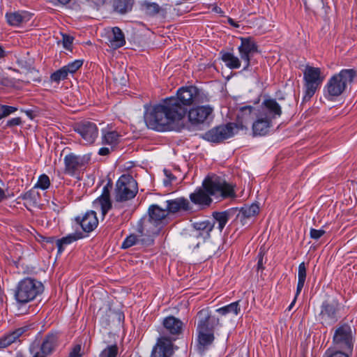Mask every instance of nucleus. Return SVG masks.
<instances>
[{
	"mask_svg": "<svg viewBox=\"0 0 357 357\" xmlns=\"http://www.w3.org/2000/svg\"><path fill=\"white\" fill-rule=\"evenodd\" d=\"M205 99L204 93L197 87H182L176 96L162 100L147 111L145 123L149 128L158 132L178 130V123L185 116L188 107L204 102Z\"/></svg>",
	"mask_w": 357,
	"mask_h": 357,
	"instance_id": "obj_1",
	"label": "nucleus"
},
{
	"mask_svg": "<svg viewBox=\"0 0 357 357\" xmlns=\"http://www.w3.org/2000/svg\"><path fill=\"white\" fill-rule=\"evenodd\" d=\"M149 218L142 219L137 225V231L141 234L144 231L152 236H157L161 227L167 222L168 212L157 204H152L148 209Z\"/></svg>",
	"mask_w": 357,
	"mask_h": 357,
	"instance_id": "obj_2",
	"label": "nucleus"
},
{
	"mask_svg": "<svg viewBox=\"0 0 357 357\" xmlns=\"http://www.w3.org/2000/svg\"><path fill=\"white\" fill-rule=\"evenodd\" d=\"M356 76L357 73L354 69H343L331 77L325 86L327 98L332 100L333 98L342 95Z\"/></svg>",
	"mask_w": 357,
	"mask_h": 357,
	"instance_id": "obj_3",
	"label": "nucleus"
},
{
	"mask_svg": "<svg viewBox=\"0 0 357 357\" xmlns=\"http://www.w3.org/2000/svg\"><path fill=\"white\" fill-rule=\"evenodd\" d=\"M43 291V284L31 278H25L20 280L15 290L14 297L20 305L33 301Z\"/></svg>",
	"mask_w": 357,
	"mask_h": 357,
	"instance_id": "obj_4",
	"label": "nucleus"
},
{
	"mask_svg": "<svg viewBox=\"0 0 357 357\" xmlns=\"http://www.w3.org/2000/svg\"><path fill=\"white\" fill-rule=\"evenodd\" d=\"M342 310V305L337 298H328L320 306L318 320L323 326H331L341 318Z\"/></svg>",
	"mask_w": 357,
	"mask_h": 357,
	"instance_id": "obj_5",
	"label": "nucleus"
},
{
	"mask_svg": "<svg viewBox=\"0 0 357 357\" xmlns=\"http://www.w3.org/2000/svg\"><path fill=\"white\" fill-rule=\"evenodd\" d=\"M202 188L210 196L220 195L226 198L235 195L233 186L227 183L221 177L215 175L206 177L202 183Z\"/></svg>",
	"mask_w": 357,
	"mask_h": 357,
	"instance_id": "obj_6",
	"label": "nucleus"
},
{
	"mask_svg": "<svg viewBox=\"0 0 357 357\" xmlns=\"http://www.w3.org/2000/svg\"><path fill=\"white\" fill-rule=\"evenodd\" d=\"M138 192L137 183L130 174H123L116 183L115 199L126 202L134 198Z\"/></svg>",
	"mask_w": 357,
	"mask_h": 357,
	"instance_id": "obj_7",
	"label": "nucleus"
},
{
	"mask_svg": "<svg viewBox=\"0 0 357 357\" xmlns=\"http://www.w3.org/2000/svg\"><path fill=\"white\" fill-rule=\"evenodd\" d=\"M303 79L305 81V94L303 98V102H307L311 99L321 84L324 77L321 76L320 68L307 66L303 73Z\"/></svg>",
	"mask_w": 357,
	"mask_h": 357,
	"instance_id": "obj_8",
	"label": "nucleus"
},
{
	"mask_svg": "<svg viewBox=\"0 0 357 357\" xmlns=\"http://www.w3.org/2000/svg\"><path fill=\"white\" fill-rule=\"evenodd\" d=\"M333 349H340L352 353L354 349V338L351 326L344 324L337 327L333 337Z\"/></svg>",
	"mask_w": 357,
	"mask_h": 357,
	"instance_id": "obj_9",
	"label": "nucleus"
},
{
	"mask_svg": "<svg viewBox=\"0 0 357 357\" xmlns=\"http://www.w3.org/2000/svg\"><path fill=\"white\" fill-rule=\"evenodd\" d=\"M235 126L234 123L216 126L207 131L204 138L211 142L220 143L233 137L235 134Z\"/></svg>",
	"mask_w": 357,
	"mask_h": 357,
	"instance_id": "obj_10",
	"label": "nucleus"
},
{
	"mask_svg": "<svg viewBox=\"0 0 357 357\" xmlns=\"http://www.w3.org/2000/svg\"><path fill=\"white\" fill-rule=\"evenodd\" d=\"M89 160L90 157L87 155H77L73 153H69L64 157V173L73 176L87 165Z\"/></svg>",
	"mask_w": 357,
	"mask_h": 357,
	"instance_id": "obj_11",
	"label": "nucleus"
},
{
	"mask_svg": "<svg viewBox=\"0 0 357 357\" xmlns=\"http://www.w3.org/2000/svg\"><path fill=\"white\" fill-rule=\"evenodd\" d=\"M197 318V331L214 333L215 326L219 324V319L212 316L208 308L199 310Z\"/></svg>",
	"mask_w": 357,
	"mask_h": 357,
	"instance_id": "obj_12",
	"label": "nucleus"
},
{
	"mask_svg": "<svg viewBox=\"0 0 357 357\" xmlns=\"http://www.w3.org/2000/svg\"><path fill=\"white\" fill-rule=\"evenodd\" d=\"M74 130L89 144H93L98 136L96 124L89 121H83L75 125Z\"/></svg>",
	"mask_w": 357,
	"mask_h": 357,
	"instance_id": "obj_13",
	"label": "nucleus"
},
{
	"mask_svg": "<svg viewBox=\"0 0 357 357\" xmlns=\"http://www.w3.org/2000/svg\"><path fill=\"white\" fill-rule=\"evenodd\" d=\"M238 49L241 59L245 63L243 70H247L250 65V57L258 52L257 45L251 38H241V45Z\"/></svg>",
	"mask_w": 357,
	"mask_h": 357,
	"instance_id": "obj_14",
	"label": "nucleus"
},
{
	"mask_svg": "<svg viewBox=\"0 0 357 357\" xmlns=\"http://www.w3.org/2000/svg\"><path fill=\"white\" fill-rule=\"evenodd\" d=\"M153 236L150 234L144 231L142 234L137 231V234H131L124 240L121 248L128 249L130 247L140 244L144 246H149L153 243Z\"/></svg>",
	"mask_w": 357,
	"mask_h": 357,
	"instance_id": "obj_15",
	"label": "nucleus"
},
{
	"mask_svg": "<svg viewBox=\"0 0 357 357\" xmlns=\"http://www.w3.org/2000/svg\"><path fill=\"white\" fill-rule=\"evenodd\" d=\"M176 338L161 337L158 340L156 345L151 353L152 357H170L173 353L172 340Z\"/></svg>",
	"mask_w": 357,
	"mask_h": 357,
	"instance_id": "obj_16",
	"label": "nucleus"
},
{
	"mask_svg": "<svg viewBox=\"0 0 357 357\" xmlns=\"http://www.w3.org/2000/svg\"><path fill=\"white\" fill-rule=\"evenodd\" d=\"M213 109L210 106H198L188 111V119L192 124L203 123L212 114Z\"/></svg>",
	"mask_w": 357,
	"mask_h": 357,
	"instance_id": "obj_17",
	"label": "nucleus"
},
{
	"mask_svg": "<svg viewBox=\"0 0 357 357\" xmlns=\"http://www.w3.org/2000/svg\"><path fill=\"white\" fill-rule=\"evenodd\" d=\"M75 221L86 233L93 231L98 225L96 213L93 211H87L82 217H76Z\"/></svg>",
	"mask_w": 357,
	"mask_h": 357,
	"instance_id": "obj_18",
	"label": "nucleus"
},
{
	"mask_svg": "<svg viewBox=\"0 0 357 357\" xmlns=\"http://www.w3.org/2000/svg\"><path fill=\"white\" fill-rule=\"evenodd\" d=\"M255 108L252 106L248 105L240 108L238 114L235 128L237 130H243L245 128V124L250 122L256 116Z\"/></svg>",
	"mask_w": 357,
	"mask_h": 357,
	"instance_id": "obj_19",
	"label": "nucleus"
},
{
	"mask_svg": "<svg viewBox=\"0 0 357 357\" xmlns=\"http://www.w3.org/2000/svg\"><path fill=\"white\" fill-rule=\"evenodd\" d=\"M215 226V222H211L209 220L197 222L193 223L194 229L190 236L192 238H199L203 240L210 237V233Z\"/></svg>",
	"mask_w": 357,
	"mask_h": 357,
	"instance_id": "obj_20",
	"label": "nucleus"
},
{
	"mask_svg": "<svg viewBox=\"0 0 357 357\" xmlns=\"http://www.w3.org/2000/svg\"><path fill=\"white\" fill-rule=\"evenodd\" d=\"M162 324L164 326V331L162 333L164 334L178 335L182 332L183 322L173 316L164 319Z\"/></svg>",
	"mask_w": 357,
	"mask_h": 357,
	"instance_id": "obj_21",
	"label": "nucleus"
},
{
	"mask_svg": "<svg viewBox=\"0 0 357 357\" xmlns=\"http://www.w3.org/2000/svg\"><path fill=\"white\" fill-rule=\"evenodd\" d=\"M190 201L202 208L210 206L213 200L204 188H198L190 195Z\"/></svg>",
	"mask_w": 357,
	"mask_h": 357,
	"instance_id": "obj_22",
	"label": "nucleus"
},
{
	"mask_svg": "<svg viewBox=\"0 0 357 357\" xmlns=\"http://www.w3.org/2000/svg\"><path fill=\"white\" fill-rule=\"evenodd\" d=\"M6 18L9 25L19 26L23 23L29 22L31 18V15L26 11H17L7 13Z\"/></svg>",
	"mask_w": 357,
	"mask_h": 357,
	"instance_id": "obj_23",
	"label": "nucleus"
},
{
	"mask_svg": "<svg viewBox=\"0 0 357 357\" xmlns=\"http://www.w3.org/2000/svg\"><path fill=\"white\" fill-rule=\"evenodd\" d=\"M262 105L264 106L263 111L264 112L263 116L270 118L271 121L277 116H281V107L275 99L265 100L262 103Z\"/></svg>",
	"mask_w": 357,
	"mask_h": 357,
	"instance_id": "obj_24",
	"label": "nucleus"
},
{
	"mask_svg": "<svg viewBox=\"0 0 357 357\" xmlns=\"http://www.w3.org/2000/svg\"><path fill=\"white\" fill-rule=\"evenodd\" d=\"M29 326H24L18 328L0 338V349L6 348L16 342L20 336L29 330Z\"/></svg>",
	"mask_w": 357,
	"mask_h": 357,
	"instance_id": "obj_25",
	"label": "nucleus"
},
{
	"mask_svg": "<svg viewBox=\"0 0 357 357\" xmlns=\"http://www.w3.org/2000/svg\"><path fill=\"white\" fill-rule=\"evenodd\" d=\"M270 118L261 115L252 123V132L255 136L265 135L268 133L270 127L271 126Z\"/></svg>",
	"mask_w": 357,
	"mask_h": 357,
	"instance_id": "obj_26",
	"label": "nucleus"
},
{
	"mask_svg": "<svg viewBox=\"0 0 357 357\" xmlns=\"http://www.w3.org/2000/svg\"><path fill=\"white\" fill-rule=\"evenodd\" d=\"M198 344L197 349L199 354L203 355L204 352L212 344L215 337L213 333L197 331Z\"/></svg>",
	"mask_w": 357,
	"mask_h": 357,
	"instance_id": "obj_27",
	"label": "nucleus"
},
{
	"mask_svg": "<svg viewBox=\"0 0 357 357\" xmlns=\"http://www.w3.org/2000/svg\"><path fill=\"white\" fill-rule=\"evenodd\" d=\"M190 208L188 200L184 197L167 201V211L175 213L181 210L188 211Z\"/></svg>",
	"mask_w": 357,
	"mask_h": 357,
	"instance_id": "obj_28",
	"label": "nucleus"
},
{
	"mask_svg": "<svg viewBox=\"0 0 357 357\" xmlns=\"http://www.w3.org/2000/svg\"><path fill=\"white\" fill-rule=\"evenodd\" d=\"M109 46L113 49H118L126 44L123 32L117 26L113 27L109 36Z\"/></svg>",
	"mask_w": 357,
	"mask_h": 357,
	"instance_id": "obj_29",
	"label": "nucleus"
},
{
	"mask_svg": "<svg viewBox=\"0 0 357 357\" xmlns=\"http://www.w3.org/2000/svg\"><path fill=\"white\" fill-rule=\"evenodd\" d=\"M141 6L143 12L148 16L153 17L159 13H161L162 16H165L167 13L166 9L160 7L156 3L144 1Z\"/></svg>",
	"mask_w": 357,
	"mask_h": 357,
	"instance_id": "obj_30",
	"label": "nucleus"
},
{
	"mask_svg": "<svg viewBox=\"0 0 357 357\" xmlns=\"http://www.w3.org/2000/svg\"><path fill=\"white\" fill-rule=\"evenodd\" d=\"M57 340L58 337L56 334L47 335L40 347L42 353L45 355L50 354L56 346Z\"/></svg>",
	"mask_w": 357,
	"mask_h": 357,
	"instance_id": "obj_31",
	"label": "nucleus"
},
{
	"mask_svg": "<svg viewBox=\"0 0 357 357\" xmlns=\"http://www.w3.org/2000/svg\"><path fill=\"white\" fill-rule=\"evenodd\" d=\"M133 4L134 0H112L114 10L120 14L131 11Z\"/></svg>",
	"mask_w": 357,
	"mask_h": 357,
	"instance_id": "obj_32",
	"label": "nucleus"
},
{
	"mask_svg": "<svg viewBox=\"0 0 357 357\" xmlns=\"http://www.w3.org/2000/svg\"><path fill=\"white\" fill-rule=\"evenodd\" d=\"M83 237V235L82 233H75V234H68V236L63 237L60 239H57L56 241V245L58 248V252L59 253L62 252L64 250V246L66 245H69L72 243L73 242L80 239Z\"/></svg>",
	"mask_w": 357,
	"mask_h": 357,
	"instance_id": "obj_33",
	"label": "nucleus"
},
{
	"mask_svg": "<svg viewBox=\"0 0 357 357\" xmlns=\"http://www.w3.org/2000/svg\"><path fill=\"white\" fill-rule=\"evenodd\" d=\"M221 59L230 69H237L241 67L239 59L230 52H220Z\"/></svg>",
	"mask_w": 357,
	"mask_h": 357,
	"instance_id": "obj_34",
	"label": "nucleus"
},
{
	"mask_svg": "<svg viewBox=\"0 0 357 357\" xmlns=\"http://www.w3.org/2000/svg\"><path fill=\"white\" fill-rule=\"evenodd\" d=\"M220 315L225 316L228 314L238 315L241 312L240 301L231 303L227 305L220 307L216 310Z\"/></svg>",
	"mask_w": 357,
	"mask_h": 357,
	"instance_id": "obj_35",
	"label": "nucleus"
},
{
	"mask_svg": "<svg viewBox=\"0 0 357 357\" xmlns=\"http://www.w3.org/2000/svg\"><path fill=\"white\" fill-rule=\"evenodd\" d=\"M259 212V207L257 204H252L250 206H245L242 207L238 214V218H250L255 216Z\"/></svg>",
	"mask_w": 357,
	"mask_h": 357,
	"instance_id": "obj_36",
	"label": "nucleus"
},
{
	"mask_svg": "<svg viewBox=\"0 0 357 357\" xmlns=\"http://www.w3.org/2000/svg\"><path fill=\"white\" fill-rule=\"evenodd\" d=\"M120 135L114 130L105 131L102 130V142L104 144L111 145L112 146L116 145L119 142Z\"/></svg>",
	"mask_w": 357,
	"mask_h": 357,
	"instance_id": "obj_37",
	"label": "nucleus"
},
{
	"mask_svg": "<svg viewBox=\"0 0 357 357\" xmlns=\"http://www.w3.org/2000/svg\"><path fill=\"white\" fill-rule=\"evenodd\" d=\"M230 215V211H225L222 212L215 211L213 213V217L215 220L213 222L218 223V229L220 231H222L226 224L227 223Z\"/></svg>",
	"mask_w": 357,
	"mask_h": 357,
	"instance_id": "obj_38",
	"label": "nucleus"
},
{
	"mask_svg": "<svg viewBox=\"0 0 357 357\" xmlns=\"http://www.w3.org/2000/svg\"><path fill=\"white\" fill-rule=\"evenodd\" d=\"M93 204L94 206L100 207L102 215H105L108 211L112 208L110 197L100 195L93 202Z\"/></svg>",
	"mask_w": 357,
	"mask_h": 357,
	"instance_id": "obj_39",
	"label": "nucleus"
},
{
	"mask_svg": "<svg viewBox=\"0 0 357 357\" xmlns=\"http://www.w3.org/2000/svg\"><path fill=\"white\" fill-rule=\"evenodd\" d=\"M306 280V266L304 262H302L298 266V284L296 287V296H298Z\"/></svg>",
	"mask_w": 357,
	"mask_h": 357,
	"instance_id": "obj_40",
	"label": "nucleus"
},
{
	"mask_svg": "<svg viewBox=\"0 0 357 357\" xmlns=\"http://www.w3.org/2000/svg\"><path fill=\"white\" fill-rule=\"evenodd\" d=\"M119 354V347L114 344L107 346L99 354L98 357H117Z\"/></svg>",
	"mask_w": 357,
	"mask_h": 357,
	"instance_id": "obj_41",
	"label": "nucleus"
},
{
	"mask_svg": "<svg viewBox=\"0 0 357 357\" xmlns=\"http://www.w3.org/2000/svg\"><path fill=\"white\" fill-rule=\"evenodd\" d=\"M68 74L66 70V68L62 67L61 68L56 70L50 76V79L52 82L59 83L61 80H63L67 78Z\"/></svg>",
	"mask_w": 357,
	"mask_h": 357,
	"instance_id": "obj_42",
	"label": "nucleus"
},
{
	"mask_svg": "<svg viewBox=\"0 0 357 357\" xmlns=\"http://www.w3.org/2000/svg\"><path fill=\"white\" fill-rule=\"evenodd\" d=\"M349 351L329 348L328 349L326 350L324 356L325 357H349Z\"/></svg>",
	"mask_w": 357,
	"mask_h": 357,
	"instance_id": "obj_43",
	"label": "nucleus"
},
{
	"mask_svg": "<svg viewBox=\"0 0 357 357\" xmlns=\"http://www.w3.org/2000/svg\"><path fill=\"white\" fill-rule=\"evenodd\" d=\"M50 185V178L46 174H42L39 176L38 181L35 185V188H38L42 190L47 189Z\"/></svg>",
	"mask_w": 357,
	"mask_h": 357,
	"instance_id": "obj_44",
	"label": "nucleus"
},
{
	"mask_svg": "<svg viewBox=\"0 0 357 357\" xmlns=\"http://www.w3.org/2000/svg\"><path fill=\"white\" fill-rule=\"evenodd\" d=\"M83 64L82 60H75L68 65L65 66L64 68H66L68 74L69 73H75L79 68L82 67Z\"/></svg>",
	"mask_w": 357,
	"mask_h": 357,
	"instance_id": "obj_45",
	"label": "nucleus"
},
{
	"mask_svg": "<svg viewBox=\"0 0 357 357\" xmlns=\"http://www.w3.org/2000/svg\"><path fill=\"white\" fill-rule=\"evenodd\" d=\"M326 231L324 229H311L310 232V238L314 240L319 239Z\"/></svg>",
	"mask_w": 357,
	"mask_h": 357,
	"instance_id": "obj_46",
	"label": "nucleus"
},
{
	"mask_svg": "<svg viewBox=\"0 0 357 357\" xmlns=\"http://www.w3.org/2000/svg\"><path fill=\"white\" fill-rule=\"evenodd\" d=\"M73 41V37H71L68 35H66V34H63L62 43H63V47L65 49L70 50L71 48Z\"/></svg>",
	"mask_w": 357,
	"mask_h": 357,
	"instance_id": "obj_47",
	"label": "nucleus"
},
{
	"mask_svg": "<svg viewBox=\"0 0 357 357\" xmlns=\"http://www.w3.org/2000/svg\"><path fill=\"white\" fill-rule=\"evenodd\" d=\"M1 109L2 110L1 112H2L3 116H4V117H6V116L10 115V114L15 112V111H17V108L15 107H12V106L1 105Z\"/></svg>",
	"mask_w": 357,
	"mask_h": 357,
	"instance_id": "obj_48",
	"label": "nucleus"
},
{
	"mask_svg": "<svg viewBox=\"0 0 357 357\" xmlns=\"http://www.w3.org/2000/svg\"><path fill=\"white\" fill-rule=\"evenodd\" d=\"M164 172L166 176V178L164 180V185L167 186L172 184V181L175 180L176 177L172 174L171 172L167 169H165Z\"/></svg>",
	"mask_w": 357,
	"mask_h": 357,
	"instance_id": "obj_49",
	"label": "nucleus"
},
{
	"mask_svg": "<svg viewBox=\"0 0 357 357\" xmlns=\"http://www.w3.org/2000/svg\"><path fill=\"white\" fill-rule=\"evenodd\" d=\"M113 184L111 180H109L107 183L103 187L102 196L110 197V191L112 189Z\"/></svg>",
	"mask_w": 357,
	"mask_h": 357,
	"instance_id": "obj_50",
	"label": "nucleus"
},
{
	"mask_svg": "<svg viewBox=\"0 0 357 357\" xmlns=\"http://www.w3.org/2000/svg\"><path fill=\"white\" fill-rule=\"evenodd\" d=\"M81 345L77 344L75 345L71 352L70 353V355L68 357H81L80 351H81Z\"/></svg>",
	"mask_w": 357,
	"mask_h": 357,
	"instance_id": "obj_51",
	"label": "nucleus"
},
{
	"mask_svg": "<svg viewBox=\"0 0 357 357\" xmlns=\"http://www.w3.org/2000/svg\"><path fill=\"white\" fill-rule=\"evenodd\" d=\"M22 119L20 117L13 118L7 121L6 126L13 127L21 124Z\"/></svg>",
	"mask_w": 357,
	"mask_h": 357,
	"instance_id": "obj_52",
	"label": "nucleus"
},
{
	"mask_svg": "<svg viewBox=\"0 0 357 357\" xmlns=\"http://www.w3.org/2000/svg\"><path fill=\"white\" fill-rule=\"evenodd\" d=\"M113 150V149H109V148H107V147H102V148H100L98 151V154L100 155H108L111 151Z\"/></svg>",
	"mask_w": 357,
	"mask_h": 357,
	"instance_id": "obj_53",
	"label": "nucleus"
},
{
	"mask_svg": "<svg viewBox=\"0 0 357 357\" xmlns=\"http://www.w3.org/2000/svg\"><path fill=\"white\" fill-rule=\"evenodd\" d=\"M258 262H257V266H258V269H263L264 267H263V255H262V252H260L259 253V255H258Z\"/></svg>",
	"mask_w": 357,
	"mask_h": 357,
	"instance_id": "obj_54",
	"label": "nucleus"
},
{
	"mask_svg": "<svg viewBox=\"0 0 357 357\" xmlns=\"http://www.w3.org/2000/svg\"><path fill=\"white\" fill-rule=\"evenodd\" d=\"M32 192L31 191H28L23 195H21V197L24 200L31 199Z\"/></svg>",
	"mask_w": 357,
	"mask_h": 357,
	"instance_id": "obj_55",
	"label": "nucleus"
},
{
	"mask_svg": "<svg viewBox=\"0 0 357 357\" xmlns=\"http://www.w3.org/2000/svg\"><path fill=\"white\" fill-rule=\"evenodd\" d=\"M6 198L4 190L0 188V202Z\"/></svg>",
	"mask_w": 357,
	"mask_h": 357,
	"instance_id": "obj_56",
	"label": "nucleus"
},
{
	"mask_svg": "<svg viewBox=\"0 0 357 357\" xmlns=\"http://www.w3.org/2000/svg\"><path fill=\"white\" fill-rule=\"evenodd\" d=\"M228 22H229V24H231V26H233L234 27H238L239 26V25L237 23H236L234 22V20L233 19H231V18H229Z\"/></svg>",
	"mask_w": 357,
	"mask_h": 357,
	"instance_id": "obj_57",
	"label": "nucleus"
},
{
	"mask_svg": "<svg viewBox=\"0 0 357 357\" xmlns=\"http://www.w3.org/2000/svg\"><path fill=\"white\" fill-rule=\"evenodd\" d=\"M297 296H296V295H295V297H294V300H293V301L291 303V304H290V305H289V306L288 307V310H289V311H290V310L292 309L293 306L294 305V304H295V303H296V301Z\"/></svg>",
	"mask_w": 357,
	"mask_h": 357,
	"instance_id": "obj_58",
	"label": "nucleus"
},
{
	"mask_svg": "<svg viewBox=\"0 0 357 357\" xmlns=\"http://www.w3.org/2000/svg\"><path fill=\"white\" fill-rule=\"evenodd\" d=\"M6 55L5 52L2 47L0 45V59L4 57Z\"/></svg>",
	"mask_w": 357,
	"mask_h": 357,
	"instance_id": "obj_59",
	"label": "nucleus"
},
{
	"mask_svg": "<svg viewBox=\"0 0 357 357\" xmlns=\"http://www.w3.org/2000/svg\"><path fill=\"white\" fill-rule=\"evenodd\" d=\"M59 3H60L62 5H66L67 3H68L70 0H57Z\"/></svg>",
	"mask_w": 357,
	"mask_h": 357,
	"instance_id": "obj_60",
	"label": "nucleus"
},
{
	"mask_svg": "<svg viewBox=\"0 0 357 357\" xmlns=\"http://www.w3.org/2000/svg\"><path fill=\"white\" fill-rule=\"evenodd\" d=\"M45 354L43 353L40 354V352H36L33 357H45Z\"/></svg>",
	"mask_w": 357,
	"mask_h": 357,
	"instance_id": "obj_61",
	"label": "nucleus"
},
{
	"mask_svg": "<svg viewBox=\"0 0 357 357\" xmlns=\"http://www.w3.org/2000/svg\"><path fill=\"white\" fill-rule=\"evenodd\" d=\"M126 79L123 77L121 79V82H120V84H123V85H126Z\"/></svg>",
	"mask_w": 357,
	"mask_h": 357,
	"instance_id": "obj_62",
	"label": "nucleus"
},
{
	"mask_svg": "<svg viewBox=\"0 0 357 357\" xmlns=\"http://www.w3.org/2000/svg\"><path fill=\"white\" fill-rule=\"evenodd\" d=\"M0 109H1V105H0ZM2 110L0 109V119L4 118V116H3V114H2Z\"/></svg>",
	"mask_w": 357,
	"mask_h": 357,
	"instance_id": "obj_63",
	"label": "nucleus"
},
{
	"mask_svg": "<svg viewBox=\"0 0 357 357\" xmlns=\"http://www.w3.org/2000/svg\"><path fill=\"white\" fill-rule=\"evenodd\" d=\"M100 2L102 3V4H104L105 3H106L108 0H99Z\"/></svg>",
	"mask_w": 357,
	"mask_h": 357,
	"instance_id": "obj_64",
	"label": "nucleus"
}]
</instances>
